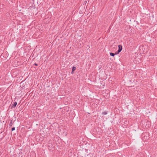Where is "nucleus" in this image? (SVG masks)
I'll list each match as a JSON object with an SVG mask.
<instances>
[{
	"instance_id": "obj_1",
	"label": "nucleus",
	"mask_w": 157,
	"mask_h": 157,
	"mask_svg": "<svg viewBox=\"0 0 157 157\" xmlns=\"http://www.w3.org/2000/svg\"><path fill=\"white\" fill-rule=\"evenodd\" d=\"M11 104H12V105L11 107V108H14L16 107L17 105V102L16 101H15L14 102H13V101L12 102Z\"/></svg>"
},
{
	"instance_id": "obj_2",
	"label": "nucleus",
	"mask_w": 157,
	"mask_h": 157,
	"mask_svg": "<svg viewBox=\"0 0 157 157\" xmlns=\"http://www.w3.org/2000/svg\"><path fill=\"white\" fill-rule=\"evenodd\" d=\"M118 50L119 51L121 52L122 49V45H118Z\"/></svg>"
},
{
	"instance_id": "obj_3",
	"label": "nucleus",
	"mask_w": 157,
	"mask_h": 157,
	"mask_svg": "<svg viewBox=\"0 0 157 157\" xmlns=\"http://www.w3.org/2000/svg\"><path fill=\"white\" fill-rule=\"evenodd\" d=\"M108 112L107 111H104L102 112V114L103 115H106L107 114Z\"/></svg>"
},
{
	"instance_id": "obj_4",
	"label": "nucleus",
	"mask_w": 157,
	"mask_h": 157,
	"mask_svg": "<svg viewBox=\"0 0 157 157\" xmlns=\"http://www.w3.org/2000/svg\"><path fill=\"white\" fill-rule=\"evenodd\" d=\"M115 55V53L112 52H110V55L112 56H114Z\"/></svg>"
},
{
	"instance_id": "obj_5",
	"label": "nucleus",
	"mask_w": 157,
	"mask_h": 157,
	"mask_svg": "<svg viewBox=\"0 0 157 157\" xmlns=\"http://www.w3.org/2000/svg\"><path fill=\"white\" fill-rule=\"evenodd\" d=\"M76 68L75 67H72V71H75V70H76Z\"/></svg>"
},
{
	"instance_id": "obj_6",
	"label": "nucleus",
	"mask_w": 157,
	"mask_h": 157,
	"mask_svg": "<svg viewBox=\"0 0 157 157\" xmlns=\"http://www.w3.org/2000/svg\"><path fill=\"white\" fill-rule=\"evenodd\" d=\"M121 52L120 51H117V52H115V55H117L120 52Z\"/></svg>"
},
{
	"instance_id": "obj_7",
	"label": "nucleus",
	"mask_w": 157,
	"mask_h": 157,
	"mask_svg": "<svg viewBox=\"0 0 157 157\" xmlns=\"http://www.w3.org/2000/svg\"><path fill=\"white\" fill-rule=\"evenodd\" d=\"M15 130V127H13L11 128V131H13V130Z\"/></svg>"
},
{
	"instance_id": "obj_8",
	"label": "nucleus",
	"mask_w": 157,
	"mask_h": 157,
	"mask_svg": "<svg viewBox=\"0 0 157 157\" xmlns=\"http://www.w3.org/2000/svg\"><path fill=\"white\" fill-rule=\"evenodd\" d=\"M52 144H51L50 143L49 144L48 146L50 147V146L52 147Z\"/></svg>"
},
{
	"instance_id": "obj_9",
	"label": "nucleus",
	"mask_w": 157,
	"mask_h": 157,
	"mask_svg": "<svg viewBox=\"0 0 157 157\" xmlns=\"http://www.w3.org/2000/svg\"><path fill=\"white\" fill-rule=\"evenodd\" d=\"M12 121H10V126H11L12 125Z\"/></svg>"
},
{
	"instance_id": "obj_10",
	"label": "nucleus",
	"mask_w": 157,
	"mask_h": 157,
	"mask_svg": "<svg viewBox=\"0 0 157 157\" xmlns=\"http://www.w3.org/2000/svg\"><path fill=\"white\" fill-rule=\"evenodd\" d=\"M34 65H35V66H38V64L37 63H35L34 64Z\"/></svg>"
},
{
	"instance_id": "obj_11",
	"label": "nucleus",
	"mask_w": 157,
	"mask_h": 157,
	"mask_svg": "<svg viewBox=\"0 0 157 157\" xmlns=\"http://www.w3.org/2000/svg\"><path fill=\"white\" fill-rule=\"evenodd\" d=\"M74 71H72L71 72V74H73V73H74Z\"/></svg>"
}]
</instances>
